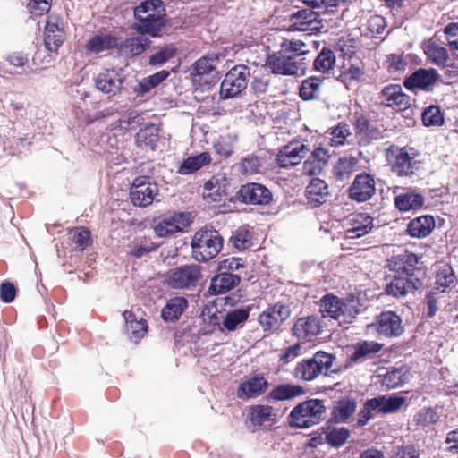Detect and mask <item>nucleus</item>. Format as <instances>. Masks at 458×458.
<instances>
[{"mask_svg": "<svg viewBox=\"0 0 458 458\" xmlns=\"http://www.w3.org/2000/svg\"><path fill=\"white\" fill-rule=\"evenodd\" d=\"M418 257L413 253H407L394 265V274L392 280L386 284L385 292L386 294L400 298L410 292L418 290L423 284L425 272L416 267Z\"/></svg>", "mask_w": 458, "mask_h": 458, "instance_id": "1", "label": "nucleus"}, {"mask_svg": "<svg viewBox=\"0 0 458 458\" xmlns=\"http://www.w3.org/2000/svg\"><path fill=\"white\" fill-rule=\"evenodd\" d=\"M165 4L161 0H145L134 9L138 21L133 28L140 34L157 36L162 25L161 18L165 14Z\"/></svg>", "mask_w": 458, "mask_h": 458, "instance_id": "2", "label": "nucleus"}, {"mask_svg": "<svg viewBox=\"0 0 458 458\" xmlns=\"http://www.w3.org/2000/svg\"><path fill=\"white\" fill-rule=\"evenodd\" d=\"M191 247L194 259L207 262L220 252L223 247V238L218 231L204 228L195 233Z\"/></svg>", "mask_w": 458, "mask_h": 458, "instance_id": "3", "label": "nucleus"}, {"mask_svg": "<svg viewBox=\"0 0 458 458\" xmlns=\"http://www.w3.org/2000/svg\"><path fill=\"white\" fill-rule=\"evenodd\" d=\"M335 357L326 352H317L311 358L300 361L293 370L294 377L303 381H312L319 375H327L333 366Z\"/></svg>", "mask_w": 458, "mask_h": 458, "instance_id": "4", "label": "nucleus"}, {"mask_svg": "<svg viewBox=\"0 0 458 458\" xmlns=\"http://www.w3.org/2000/svg\"><path fill=\"white\" fill-rule=\"evenodd\" d=\"M326 413L324 402L319 399H310L299 403L290 413V422L300 428H308L318 424Z\"/></svg>", "mask_w": 458, "mask_h": 458, "instance_id": "5", "label": "nucleus"}, {"mask_svg": "<svg viewBox=\"0 0 458 458\" xmlns=\"http://www.w3.org/2000/svg\"><path fill=\"white\" fill-rule=\"evenodd\" d=\"M218 64L219 55L215 53L208 54L195 61L191 67L193 84L209 89L218 80Z\"/></svg>", "mask_w": 458, "mask_h": 458, "instance_id": "6", "label": "nucleus"}, {"mask_svg": "<svg viewBox=\"0 0 458 458\" xmlns=\"http://www.w3.org/2000/svg\"><path fill=\"white\" fill-rule=\"evenodd\" d=\"M320 312L323 318H330L339 324L348 323L358 314L354 301L344 302L334 295H326L320 301Z\"/></svg>", "mask_w": 458, "mask_h": 458, "instance_id": "7", "label": "nucleus"}, {"mask_svg": "<svg viewBox=\"0 0 458 458\" xmlns=\"http://www.w3.org/2000/svg\"><path fill=\"white\" fill-rule=\"evenodd\" d=\"M250 70L244 64L235 65L225 74L220 85V97L223 99L239 97L247 88Z\"/></svg>", "mask_w": 458, "mask_h": 458, "instance_id": "8", "label": "nucleus"}, {"mask_svg": "<svg viewBox=\"0 0 458 458\" xmlns=\"http://www.w3.org/2000/svg\"><path fill=\"white\" fill-rule=\"evenodd\" d=\"M201 267L199 265H183L168 271L166 284L172 289H193L201 279Z\"/></svg>", "mask_w": 458, "mask_h": 458, "instance_id": "9", "label": "nucleus"}, {"mask_svg": "<svg viewBox=\"0 0 458 458\" xmlns=\"http://www.w3.org/2000/svg\"><path fill=\"white\" fill-rule=\"evenodd\" d=\"M392 171L401 177H411L420 168L421 162L412 148L393 151L388 156Z\"/></svg>", "mask_w": 458, "mask_h": 458, "instance_id": "10", "label": "nucleus"}, {"mask_svg": "<svg viewBox=\"0 0 458 458\" xmlns=\"http://www.w3.org/2000/svg\"><path fill=\"white\" fill-rule=\"evenodd\" d=\"M158 193L157 184L149 176H138L130 188L131 203L136 207H148Z\"/></svg>", "mask_w": 458, "mask_h": 458, "instance_id": "11", "label": "nucleus"}, {"mask_svg": "<svg viewBox=\"0 0 458 458\" xmlns=\"http://www.w3.org/2000/svg\"><path fill=\"white\" fill-rule=\"evenodd\" d=\"M306 64V62L296 61L282 50L268 55L265 64L273 73L280 75H296L304 71Z\"/></svg>", "mask_w": 458, "mask_h": 458, "instance_id": "12", "label": "nucleus"}, {"mask_svg": "<svg viewBox=\"0 0 458 458\" xmlns=\"http://www.w3.org/2000/svg\"><path fill=\"white\" fill-rule=\"evenodd\" d=\"M372 326L379 335L386 338L399 337L404 332L401 317L390 310L381 312Z\"/></svg>", "mask_w": 458, "mask_h": 458, "instance_id": "13", "label": "nucleus"}, {"mask_svg": "<svg viewBox=\"0 0 458 458\" xmlns=\"http://www.w3.org/2000/svg\"><path fill=\"white\" fill-rule=\"evenodd\" d=\"M290 314L289 307L276 303L263 310L259 314L258 321L264 332H276L290 317Z\"/></svg>", "mask_w": 458, "mask_h": 458, "instance_id": "14", "label": "nucleus"}, {"mask_svg": "<svg viewBox=\"0 0 458 458\" xmlns=\"http://www.w3.org/2000/svg\"><path fill=\"white\" fill-rule=\"evenodd\" d=\"M64 24L56 15H49L44 31V46L50 53H57L64 41Z\"/></svg>", "mask_w": 458, "mask_h": 458, "instance_id": "15", "label": "nucleus"}, {"mask_svg": "<svg viewBox=\"0 0 458 458\" xmlns=\"http://www.w3.org/2000/svg\"><path fill=\"white\" fill-rule=\"evenodd\" d=\"M438 80L439 74L437 70L433 68H420L404 80L403 85L411 91L422 90L429 92L432 91Z\"/></svg>", "mask_w": 458, "mask_h": 458, "instance_id": "16", "label": "nucleus"}, {"mask_svg": "<svg viewBox=\"0 0 458 458\" xmlns=\"http://www.w3.org/2000/svg\"><path fill=\"white\" fill-rule=\"evenodd\" d=\"M237 195L242 202L250 205H267L272 200L270 190L256 182L242 185Z\"/></svg>", "mask_w": 458, "mask_h": 458, "instance_id": "17", "label": "nucleus"}, {"mask_svg": "<svg viewBox=\"0 0 458 458\" xmlns=\"http://www.w3.org/2000/svg\"><path fill=\"white\" fill-rule=\"evenodd\" d=\"M191 224L189 213L178 212L165 216L154 227L156 234L159 237H168L174 233L182 232Z\"/></svg>", "mask_w": 458, "mask_h": 458, "instance_id": "18", "label": "nucleus"}, {"mask_svg": "<svg viewBox=\"0 0 458 458\" xmlns=\"http://www.w3.org/2000/svg\"><path fill=\"white\" fill-rule=\"evenodd\" d=\"M378 98L381 104L402 111L411 106V98L405 94L399 84H389L380 91Z\"/></svg>", "mask_w": 458, "mask_h": 458, "instance_id": "19", "label": "nucleus"}, {"mask_svg": "<svg viewBox=\"0 0 458 458\" xmlns=\"http://www.w3.org/2000/svg\"><path fill=\"white\" fill-rule=\"evenodd\" d=\"M376 192L374 177L367 173L355 176L349 188V196L357 202H365L370 199Z\"/></svg>", "mask_w": 458, "mask_h": 458, "instance_id": "20", "label": "nucleus"}, {"mask_svg": "<svg viewBox=\"0 0 458 458\" xmlns=\"http://www.w3.org/2000/svg\"><path fill=\"white\" fill-rule=\"evenodd\" d=\"M310 149L301 141H292L284 146L276 156V163L280 167L288 168L301 163Z\"/></svg>", "mask_w": 458, "mask_h": 458, "instance_id": "21", "label": "nucleus"}, {"mask_svg": "<svg viewBox=\"0 0 458 458\" xmlns=\"http://www.w3.org/2000/svg\"><path fill=\"white\" fill-rule=\"evenodd\" d=\"M373 228V218L366 213L350 216L344 223V233L347 239H357L368 234Z\"/></svg>", "mask_w": 458, "mask_h": 458, "instance_id": "22", "label": "nucleus"}, {"mask_svg": "<svg viewBox=\"0 0 458 458\" xmlns=\"http://www.w3.org/2000/svg\"><path fill=\"white\" fill-rule=\"evenodd\" d=\"M124 77L116 70H106L100 72L95 79L97 89L108 95V98L115 96L123 89Z\"/></svg>", "mask_w": 458, "mask_h": 458, "instance_id": "23", "label": "nucleus"}, {"mask_svg": "<svg viewBox=\"0 0 458 458\" xmlns=\"http://www.w3.org/2000/svg\"><path fill=\"white\" fill-rule=\"evenodd\" d=\"M354 127L355 135L360 144L368 145L372 140L383 138L382 131L363 114L356 116Z\"/></svg>", "mask_w": 458, "mask_h": 458, "instance_id": "24", "label": "nucleus"}, {"mask_svg": "<svg viewBox=\"0 0 458 458\" xmlns=\"http://www.w3.org/2000/svg\"><path fill=\"white\" fill-rule=\"evenodd\" d=\"M321 332L319 319L316 316L302 317L293 327V335L302 340H310Z\"/></svg>", "mask_w": 458, "mask_h": 458, "instance_id": "25", "label": "nucleus"}, {"mask_svg": "<svg viewBox=\"0 0 458 458\" xmlns=\"http://www.w3.org/2000/svg\"><path fill=\"white\" fill-rule=\"evenodd\" d=\"M291 27L300 31L318 30V14L310 9H301L290 16Z\"/></svg>", "mask_w": 458, "mask_h": 458, "instance_id": "26", "label": "nucleus"}, {"mask_svg": "<svg viewBox=\"0 0 458 458\" xmlns=\"http://www.w3.org/2000/svg\"><path fill=\"white\" fill-rule=\"evenodd\" d=\"M268 386L263 376H254L242 382L237 390V396L241 399L255 398L263 394Z\"/></svg>", "mask_w": 458, "mask_h": 458, "instance_id": "27", "label": "nucleus"}, {"mask_svg": "<svg viewBox=\"0 0 458 458\" xmlns=\"http://www.w3.org/2000/svg\"><path fill=\"white\" fill-rule=\"evenodd\" d=\"M145 35L141 34L118 42V49L121 55L133 57L143 53L151 44L150 39Z\"/></svg>", "mask_w": 458, "mask_h": 458, "instance_id": "28", "label": "nucleus"}, {"mask_svg": "<svg viewBox=\"0 0 458 458\" xmlns=\"http://www.w3.org/2000/svg\"><path fill=\"white\" fill-rule=\"evenodd\" d=\"M240 283V277L231 273H220L214 276L208 287V293L218 295L229 292Z\"/></svg>", "mask_w": 458, "mask_h": 458, "instance_id": "29", "label": "nucleus"}, {"mask_svg": "<svg viewBox=\"0 0 458 458\" xmlns=\"http://www.w3.org/2000/svg\"><path fill=\"white\" fill-rule=\"evenodd\" d=\"M382 348L383 344L375 341L359 342L353 345V353L351 355L350 360L355 363H361L372 359Z\"/></svg>", "mask_w": 458, "mask_h": 458, "instance_id": "30", "label": "nucleus"}, {"mask_svg": "<svg viewBox=\"0 0 458 458\" xmlns=\"http://www.w3.org/2000/svg\"><path fill=\"white\" fill-rule=\"evenodd\" d=\"M435 218L432 216L426 215L411 220L407 226V231L411 237L425 238L428 236L435 228Z\"/></svg>", "mask_w": 458, "mask_h": 458, "instance_id": "31", "label": "nucleus"}, {"mask_svg": "<svg viewBox=\"0 0 458 458\" xmlns=\"http://www.w3.org/2000/svg\"><path fill=\"white\" fill-rule=\"evenodd\" d=\"M306 196L309 203L315 207L325 203L329 196L327 184L321 179H311L306 187Z\"/></svg>", "mask_w": 458, "mask_h": 458, "instance_id": "32", "label": "nucleus"}, {"mask_svg": "<svg viewBox=\"0 0 458 458\" xmlns=\"http://www.w3.org/2000/svg\"><path fill=\"white\" fill-rule=\"evenodd\" d=\"M170 72L166 70L159 71L152 75L141 79L133 88V91L138 97H148L150 91L157 88L160 83L169 76Z\"/></svg>", "mask_w": 458, "mask_h": 458, "instance_id": "33", "label": "nucleus"}, {"mask_svg": "<svg viewBox=\"0 0 458 458\" xmlns=\"http://www.w3.org/2000/svg\"><path fill=\"white\" fill-rule=\"evenodd\" d=\"M425 201L422 194L413 190L397 195L394 199L395 207L403 212L420 208Z\"/></svg>", "mask_w": 458, "mask_h": 458, "instance_id": "34", "label": "nucleus"}, {"mask_svg": "<svg viewBox=\"0 0 458 458\" xmlns=\"http://www.w3.org/2000/svg\"><path fill=\"white\" fill-rule=\"evenodd\" d=\"M123 316L126 324V332L130 340L133 343H138L147 332L148 325L146 320H138L135 315L129 310H125Z\"/></svg>", "mask_w": 458, "mask_h": 458, "instance_id": "35", "label": "nucleus"}, {"mask_svg": "<svg viewBox=\"0 0 458 458\" xmlns=\"http://www.w3.org/2000/svg\"><path fill=\"white\" fill-rule=\"evenodd\" d=\"M187 308L188 300L182 296H175L167 301L161 311V316L165 321H175Z\"/></svg>", "mask_w": 458, "mask_h": 458, "instance_id": "36", "label": "nucleus"}, {"mask_svg": "<svg viewBox=\"0 0 458 458\" xmlns=\"http://www.w3.org/2000/svg\"><path fill=\"white\" fill-rule=\"evenodd\" d=\"M211 162L210 155L203 152L196 156H191L185 158L177 169V173L181 175H189L196 173L203 166Z\"/></svg>", "mask_w": 458, "mask_h": 458, "instance_id": "37", "label": "nucleus"}, {"mask_svg": "<svg viewBox=\"0 0 458 458\" xmlns=\"http://www.w3.org/2000/svg\"><path fill=\"white\" fill-rule=\"evenodd\" d=\"M250 311V307L229 310L223 319V327L229 332L243 327L249 318Z\"/></svg>", "mask_w": 458, "mask_h": 458, "instance_id": "38", "label": "nucleus"}, {"mask_svg": "<svg viewBox=\"0 0 458 458\" xmlns=\"http://www.w3.org/2000/svg\"><path fill=\"white\" fill-rule=\"evenodd\" d=\"M86 47L89 51L98 54L118 47V38L110 33H100L91 37Z\"/></svg>", "mask_w": 458, "mask_h": 458, "instance_id": "39", "label": "nucleus"}, {"mask_svg": "<svg viewBox=\"0 0 458 458\" xmlns=\"http://www.w3.org/2000/svg\"><path fill=\"white\" fill-rule=\"evenodd\" d=\"M305 389L295 384H281L273 388L268 394L267 399L275 401H286L303 395Z\"/></svg>", "mask_w": 458, "mask_h": 458, "instance_id": "40", "label": "nucleus"}, {"mask_svg": "<svg viewBox=\"0 0 458 458\" xmlns=\"http://www.w3.org/2000/svg\"><path fill=\"white\" fill-rule=\"evenodd\" d=\"M424 53L428 59L438 67H445L449 61V54L445 47L436 41L428 40L424 47Z\"/></svg>", "mask_w": 458, "mask_h": 458, "instance_id": "41", "label": "nucleus"}, {"mask_svg": "<svg viewBox=\"0 0 458 458\" xmlns=\"http://www.w3.org/2000/svg\"><path fill=\"white\" fill-rule=\"evenodd\" d=\"M159 128L153 123L146 125L136 134V145L140 148H148L154 150L159 140Z\"/></svg>", "mask_w": 458, "mask_h": 458, "instance_id": "42", "label": "nucleus"}, {"mask_svg": "<svg viewBox=\"0 0 458 458\" xmlns=\"http://www.w3.org/2000/svg\"><path fill=\"white\" fill-rule=\"evenodd\" d=\"M373 403L378 413H393L401 409L405 403V398L403 396H378L372 398Z\"/></svg>", "mask_w": 458, "mask_h": 458, "instance_id": "43", "label": "nucleus"}, {"mask_svg": "<svg viewBox=\"0 0 458 458\" xmlns=\"http://www.w3.org/2000/svg\"><path fill=\"white\" fill-rule=\"evenodd\" d=\"M408 375L409 369L407 367L394 368L384 375L382 386L386 389L397 388L407 382Z\"/></svg>", "mask_w": 458, "mask_h": 458, "instance_id": "44", "label": "nucleus"}, {"mask_svg": "<svg viewBox=\"0 0 458 458\" xmlns=\"http://www.w3.org/2000/svg\"><path fill=\"white\" fill-rule=\"evenodd\" d=\"M250 416L253 424L259 426L272 424L276 419L274 408L269 405H256L252 407Z\"/></svg>", "mask_w": 458, "mask_h": 458, "instance_id": "45", "label": "nucleus"}, {"mask_svg": "<svg viewBox=\"0 0 458 458\" xmlns=\"http://www.w3.org/2000/svg\"><path fill=\"white\" fill-rule=\"evenodd\" d=\"M335 54L333 50L324 47L313 61V68L321 73H329L335 65Z\"/></svg>", "mask_w": 458, "mask_h": 458, "instance_id": "46", "label": "nucleus"}, {"mask_svg": "<svg viewBox=\"0 0 458 458\" xmlns=\"http://www.w3.org/2000/svg\"><path fill=\"white\" fill-rule=\"evenodd\" d=\"M357 163L355 157L339 158L333 168L334 177L338 181L347 180L353 174Z\"/></svg>", "mask_w": 458, "mask_h": 458, "instance_id": "47", "label": "nucleus"}, {"mask_svg": "<svg viewBox=\"0 0 458 458\" xmlns=\"http://www.w3.org/2000/svg\"><path fill=\"white\" fill-rule=\"evenodd\" d=\"M355 410V401L344 398L336 403L332 414L336 422H345L354 413Z\"/></svg>", "mask_w": 458, "mask_h": 458, "instance_id": "48", "label": "nucleus"}, {"mask_svg": "<svg viewBox=\"0 0 458 458\" xmlns=\"http://www.w3.org/2000/svg\"><path fill=\"white\" fill-rule=\"evenodd\" d=\"M281 50L300 62H305L303 55L310 52L308 46L299 39L284 41L281 45Z\"/></svg>", "mask_w": 458, "mask_h": 458, "instance_id": "49", "label": "nucleus"}, {"mask_svg": "<svg viewBox=\"0 0 458 458\" xmlns=\"http://www.w3.org/2000/svg\"><path fill=\"white\" fill-rule=\"evenodd\" d=\"M323 80L318 77H310L304 80L300 87V97L303 100H312L319 97Z\"/></svg>", "mask_w": 458, "mask_h": 458, "instance_id": "50", "label": "nucleus"}, {"mask_svg": "<svg viewBox=\"0 0 458 458\" xmlns=\"http://www.w3.org/2000/svg\"><path fill=\"white\" fill-rule=\"evenodd\" d=\"M455 276L453 268L449 265H444L436 275L435 285L440 292H445L447 288L454 286Z\"/></svg>", "mask_w": 458, "mask_h": 458, "instance_id": "51", "label": "nucleus"}, {"mask_svg": "<svg viewBox=\"0 0 458 458\" xmlns=\"http://www.w3.org/2000/svg\"><path fill=\"white\" fill-rule=\"evenodd\" d=\"M330 135V145L339 147L349 143L348 138L352 137V132L348 124L340 123L332 128Z\"/></svg>", "mask_w": 458, "mask_h": 458, "instance_id": "52", "label": "nucleus"}, {"mask_svg": "<svg viewBox=\"0 0 458 458\" xmlns=\"http://www.w3.org/2000/svg\"><path fill=\"white\" fill-rule=\"evenodd\" d=\"M176 54V48L173 45L160 48L149 57L148 64L151 66L159 67L173 58Z\"/></svg>", "mask_w": 458, "mask_h": 458, "instance_id": "53", "label": "nucleus"}, {"mask_svg": "<svg viewBox=\"0 0 458 458\" xmlns=\"http://www.w3.org/2000/svg\"><path fill=\"white\" fill-rule=\"evenodd\" d=\"M217 182V180L216 182L214 179L208 181L204 184V199L208 202H220L224 199V197L225 196V190H222L220 187H216V184Z\"/></svg>", "mask_w": 458, "mask_h": 458, "instance_id": "54", "label": "nucleus"}, {"mask_svg": "<svg viewBox=\"0 0 458 458\" xmlns=\"http://www.w3.org/2000/svg\"><path fill=\"white\" fill-rule=\"evenodd\" d=\"M350 437V432L344 428H333L326 434V441L328 445L339 447L344 445Z\"/></svg>", "mask_w": 458, "mask_h": 458, "instance_id": "55", "label": "nucleus"}, {"mask_svg": "<svg viewBox=\"0 0 458 458\" xmlns=\"http://www.w3.org/2000/svg\"><path fill=\"white\" fill-rule=\"evenodd\" d=\"M233 246L239 250H243L251 245V235L246 228H239L231 237Z\"/></svg>", "mask_w": 458, "mask_h": 458, "instance_id": "56", "label": "nucleus"}, {"mask_svg": "<svg viewBox=\"0 0 458 458\" xmlns=\"http://www.w3.org/2000/svg\"><path fill=\"white\" fill-rule=\"evenodd\" d=\"M444 118L439 107L430 106L422 114V122L426 126H437L443 123Z\"/></svg>", "mask_w": 458, "mask_h": 458, "instance_id": "57", "label": "nucleus"}, {"mask_svg": "<svg viewBox=\"0 0 458 458\" xmlns=\"http://www.w3.org/2000/svg\"><path fill=\"white\" fill-rule=\"evenodd\" d=\"M261 165V160L259 157L249 156L242 160L239 169L242 174L252 175L259 173Z\"/></svg>", "mask_w": 458, "mask_h": 458, "instance_id": "58", "label": "nucleus"}, {"mask_svg": "<svg viewBox=\"0 0 458 458\" xmlns=\"http://www.w3.org/2000/svg\"><path fill=\"white\" fill-rule=\"evenodd\" d=\"M377 413L373 400H367L363 404V408L358 413L357 426L360 428L364 427Z\"/></svg>", "mask_w": 458, "mask_h": 458, "instance_id": "59", "label": "nucleus"}, {"mask_svg": "<svg viewBox=\"0 0 458 458\" xmlns=\"http://www.w3.org/2000/svg\"><path fill=\"white\" fill-rule=\"evenodd\" d=\"M52 0H29L27 8L34 17L47 13L51 8Z\"/></svg>", "mask_w": 458, "mask_h": 458, "instance_id": "60", "label": "nucleus"}, {"mask_svg": "<svg viewBox=\"0 0 458 458\" xmlns=\"http://www.w3.org/2000/svg\"><path fill=\"white\" fill-rule=\"evenodd\" d=\"M72 242L75 244L76 249L83 250L91 242L89 230L84 227L74 230L72 233Z\"/></svg>", "mask_w": 458, "mask_h": 458, "instance_id": "61", "label": "nucleus"}, {"mask_svg": "<svg viewBox=\"0 0 458 458\" xmlns=\"http://www.w3.org/2000/svg\"><path fill=\"white\" fill-rule=\"evenodd\" d=\"M301 349L302 344L301 343H296L291 346L286 347L280 354L279 361L282 363V365L288 364L301 355Z\"/></svg>", "mask_w": 458, "mask_h": 458, "instance_id": "62", "label": "nucleus"}, {"mask_svg": "<svg viewBox=\"0 0 458 458\" xmlns=\"http://www.w3.org/2000/svg\"><path fill=\"white\" fill-rule=\"evenodd\" d=\"M390 458H420V452L413 445L395 446Z\"/></svg>", "mask_w": 458, "mask_h": 458, "instance_id": "63", "label": "nucleus"}, {"mask_svg": "<svg viewBox=\"0 0 458 458\" xmlns=\"http://www.w3.org/2000/svg\"><path fill=\"white\" fill-rule=\"evenodd\" d=\"M444 33L447 36L448 46L458 51V22H451L444 29Z\"/></svg>", "mask_w": 458, "mask_h": 458, "instance_id": "64", "label": "nucleus"}]
</instances>
